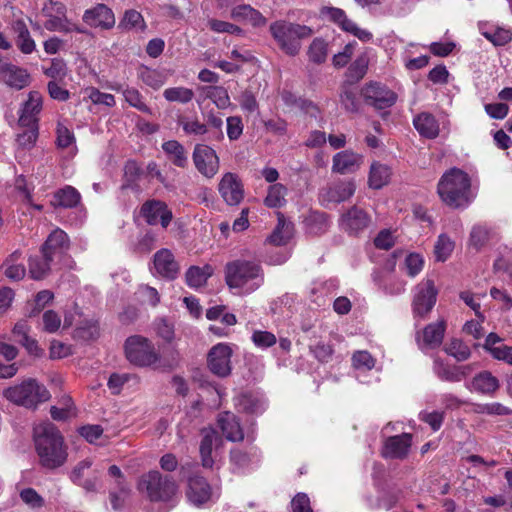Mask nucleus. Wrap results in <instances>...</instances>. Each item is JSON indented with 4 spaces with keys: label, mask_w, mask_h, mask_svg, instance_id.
Returning a JSON list of instances; mask_svg holds the SVG:
<instances>
[{
    "label": "nucleus",
    "mask_w": 512,
    "mask_h": 512,
    "mask_svg": "<svg viewBox=\"0 0 512 512\" xmlns=\"http://www.w3.org/2000/svg\"><path fill=\"white\" fill-rule=\"evenodd\" d=\"M35 450L42 467L54 470L63 466L68 457V447L59 429L51 422H43L33 429Z\"/></svg>",
    "instance_id": "1"
},
{
    "label": "nucleus",
    "mask_w": 512,
    "mask_h": 512,
    "mask_svg": "<svg viewBox=\"0 0 512 512\" xmlns=\"http://www.w3.org/2000/svg\"><path fill=\"white\" fill-rule=\"evenodd\" d=\"M225 283L240 294H251L258 290L265 280L261 262L255 259H235L224 267Z\"/></svg>",
    "instance_id": "2"
},
{
    "label": "nucleus",
    "mask_w": 512,
    "mask_h": 512,
    "mask_svg": "<svg viewBox=\"0 0 512 512\" xmlns=\"http://www.w3.org/2000/svg\"><path fill=\"white\" fill-rule=\"evenodd\" d=\"M470 187L469 175L454 167L442 175L437 186V192L441 200L449 207L462 208L470 202Z\"/></svg>",
    "instance_id": "3"
},
{
    "label": "nucleus",
    "mask_w": 512,
    "mask_h": 512,
    "mask_svg": "<svg viewBox=\"0 0 512 512\" xmlns=\"http://www.w3.org/2000/svg\"><path fill=\"white\" fill-rule=\"evenodd\" d=\"M269 31L278 47L287 55L295 56L301 49V42L313 35L309 26L277 20L270 24Z\"/></svg>",
    "instance_id": "4"
},
{
    "label": "nucleus",
    "mask_w": 512,
    "mask_h": 512,
    "mask_svg": "<svg viewBox=\"0 0 512 512\" xmlns=\"http://www.w3.org/2000/svg\"><path fill=\"white\" fill-rule=\"evenodd\" d=\"M138 489L145 493L150 501L164 503L173 502L178 492L175 480L171 476H164L156 470L141 476Z\"/></svg>",
    "instance_id": "5"
},
{
    "label": "nucleus",
    "mask_w": 512,
    "mask_h": 512,
    "mask_svg": "<svg viewBox=\"0 0 512 512\" xmlns=\"http://www.w3.org/2000/svg\"><path fill=\"white\" fill-rule=\"evenodd\" d=\"M3 396L10 402L28 409H36L40 403L50 398L46 387L35 379H27L18 385L11 386L3 391Z\"/></svg>",
    "instance_id": "6"
},
{
    "label": "nucleus",
    "mask_w": 512,
    "mask_h": 512,
    "mask_svg": "<svg viewBox=\"0 0 512 512\" xmlns=\"http://www.w3.org/2000/svg\"><path fill=\"white\" fill-rule=\"evenodd\" d=\"M124 350L127 360L135 366H151L159 360V354L153 343L141 335L128 337L124 344Z\"/></svg>",
    "instance_id": "7"
},
{
    "label": "nucleus",
    "mask_w": 512,
    "mask_h": 512,
    "mask_svg": "<svg viewBox=\"0 0 512 512\" xmlns=\"http://www.w3.org/2000/svg\"><path fill=\"white\" fill-rule=\"evenodd\" d=\"M438 289L432 279H424L414 288L412 311L414 317L424 319L436 304Z\"/></svg>",
    "instance_id": "8"
},
{
    "label": "nucleus",
    "mask_w": 512,
    "mask_h": 512,
    "mask_svg": "<svg viewBox=\"0 0 512 512\" xmlns=\"http://www.w3.org/2000/svg\"><path fill=\"white\" fill-rule=\"evenodd\" d=\"M193 164L203 177L212 179L220 169L217 152L206 144H196L192 152Z\"/></svg>",
    "instance_id": "9"
},
{
    "label": "nucleus",
    "mask_w": 512,
    "mask_h": 512,
    "mask_svg": "<svg viewBox=\"0 0 512 512\" xmlns=\"http://www.w3.org/2000/svg\"><path fill=\"white\" fill-rule=\"evenodd\" d=\"M371 224V216L358 206H352L339 219L340 228L351 236L362 234Z\"/></svg>",
    "instance_id": "10"
},
{
    "label": "nucleus",
    "mask_w": 512,
    "mask_h": 512,
    "mask_svg": "<svg viewBox=\"0 0 512 512\" xmlns=\"http://www.w3.org/2000/svg\"><path fill=\"white\" fill-rule=\"evenodd\" d=\"M218 192L229 206H238L244 199V185L236 173L226 172L218 183Z\"/></svg>",
    "instance_id": "11"
},
{
    "label": "nucleus",
    "mask_w": 512,
    "mask_h": 512,
    "mask_svg": "<svg viewBox=\"0 0 512 512\" xmlns=\"http://www.w3.org/2000/svg\"><path fill=\"white\" fill-rule=\"evenodd\" d=\"M362 95L367 104L378 110L393 106L397 100L395 92L378 82H371L365 85L362 89Z\"/></svg>",
    "instance_id": "12"
},
{
    "label": "nucleus",
    "mask_w": 512,
    "mask_h": 512,
    "mask_svg": "<svg viewBox=\"0 0 512 512\" xmlns=\"http://www.w3.org/2000/svg\"><path fill=\"white\" fill-rule=\"evenodd\" d=\"M140 215L148 225L160 223L163 228H167L173 218L172 211L167 204L157 199L145 201L140 208Z\"/></svg>",
    "instance_id": "13"
},
{
    "label": "nucleus",
    "mask_w": 512,
    "mask_h": 512,
    "mask_svg": "<svg viewBox=\"0 0 512 512\" xmlns=\"http://www.w3.org/2000/svg\"><path fill=\"white\" fill-rule=\"evenodd\" d=\"M231 356L232 350L228 345L220 343L213 346L207 357L208 368L219 377H227L231 373Z\"/></svg>",
    "instance_id": "14"
},
{
    "label": "nucleus",
    "mask_w": 512,
    "mask_h": 512,
    "mask_svg": "<svg viewBox=\"0 0 512 512\" xmlns=\"http://www.w3.org/2000/svg\"><path fill=\"white\" fill-rule=\"evenodd\" d=\"M70 248V240L65 231L54 229L41 246V253L48 259L60 260Z\"/></svg>",
    "instance_id": "15"
},
{
    "label": "nucleus",
    "mask_w": 512,
    "mask_h": 512,
    "mask_svg": "<svg viewBox=\"0 0 512 512\" xmlns=\"http://www.w3.org/2000/svg\"><path fill=\"white\" fill-rule=\"evenodd\" d=\"M356 190L352 180L333 182L322 188L319 193L320 201L326 205L329 203H341L348 200Z\"/></svg>",
    "instance_id": "16"
},
{
    "label": "nucleus",
    "mask_w": 512,
    "mask_h": 512,
    "mask_svg": "<svg viewBox=\"0 0 512 512\" xmlns=\"http://www.w3.org/2000/svg\"><path fill=\"white\" fill-rule=\"evenodd\" d=\"M412 445V435L402 433L387 437L383 443L381 455L386 459L403 460L408 457Z\"/></svg>",
    "instance_id": "17"
},
{
    "label": "nucleus",
    "mask_w": 512,
    "mask_h": 512,
    "mask_svg": "<svg viewBox=\"0 0 512 512\" xmlns=\"http://www.w3.org/2000/svg\"><path fill=\"white\" fill-rule=\"evenodd\" d=\"M42 96L38 91H31L28 99L20 108L18 124L21 127H38V115L42 110Z\"/></svg>",
    "instance_id": "18"
},
{
    "label": "nucleus",
    "mask_w": 512,
    "mask_h": 512,
    "mask_svg": "<svg viewBox=\"0 0 512 512\" xmlns=\"http://www.w3.org/2000/svg\"><path fill=\"white\" fill-rule=\"evenodd\" d=\"M153 265L155 271L163 278L173 280L179 274L180 267L169 249L158 250L153 256Z\"/></svg>",
    "instance_id": "19"
},
{
    "label": "nucleus",
    "mask_w": 512,
    "mask_h": 512,
    "mask_svg": "<svg viewBox=\"0 0 512 512\" xmlns=\"http://www.w3.org/2000/svg\"><path fill=\"white\" fill-rule=\"evenodd\" d=\"M83 21L91 27L108 30L115 25V16L113 11L105 4H97L84 12Z\"/></svg>",
    "instance_id": "20"
},
{
    "label": "nucleus",
    "mask_w": 512,
    "mask_h": 512,
    "mask_svg": "<svg viewBox=\"0 0 512 512\" xmlns=\"http://www.w3.org/2000/svg\"><path fill=\"white\" fill-rule=\"evenodd\" d=\"M446 331V321L441 319L435 323L428 324L422 331L417 334V341L421 349L439 347L443 341Z\"/></svg>",
    "instance_id": "21"
},
{
    "label": "nucleus",
    "mask_w": 512,
    "mask_h": 512,
    "mask_svg": "<svg viewBox=\"0 0 512 512\" xmlns=\"http://www.w3.org/2000/svg\"><path fill=\"white\" fill-rule=\"evenodd\" d=\"M186 495L193 505L201 506L210 500L211 487L204 477L194 475L188 480Z\"/></svg>",
    "instance_id": "22"
},
{
    "label": "nucleus",
    "mask_w": 512,
    "mask_h": 512,
    "mask_svg": "<svg viewBox=\"0 0 512 512\" xmlns=\"http://www.w3.org/2000/svg\"><path fill=\"white\" fill-rule=\"evenodd\" d=\"M0 78L7 86L16 90H21L30 83V75L27 70L10 62L1 73Z\"/></svg>",
    "instance_id": "23"
},
{
    "label": "nucleus",
    "mask_w": 512,
    "mask_h": 512,
    "mask_svg": "<svg viewBox=\"0 0 512 512\" xmlns=\"http://www.w3.org/2000/svg\"><path fill=\"white\" fill-rule=\"evenodd\" d=\"M363 162V157L352 151L345 150L333 157L332 170L340 174L355 172Z\"/></svg>",
    "instance_id": "24"
},
{
    "label": "nucleus",
    "mask_w": 512,
    "mask_h": 512,
    "mask_svg": "<svg viewBox=\"0 0 512 512\" xmlns=\"http://www.w3.org/2000/svg\"><path fill=\"white\" fill-rule=\"evenodd\" d=\"M161 148L168 160L176 167L185 169L189 165L188 152L183 144L177 140H168L162 143Z\"/></svg>",
    "instance_id": "25"
},
{
    "label": "nucleus",
    "mask_w": 512,
    "mask_h": 512,
    "mask_svg": "<svg viewBox=\"0 0 512 512\" xmlns=\"http://www.w3.org/2000/svg\"><path fill=\"white\" fill-rule=\"evenodd\" d=\"M218 424L227 440L237 442L244 439L243 430L233 413L223 412L219 414Z\"/></svg>",
    "instance_id": "26"
},
{
    "label": "nucleus",
    "mask_w": 512,
    "mask_h": 512,
    "mask_svg": "<svg viewBox=\"0 0 512 512\" xmlns=\"http://www.w3.org/2000/svg\"><path fill=\"white\" fill-rule=\"evenodd\" d=\"M198 103L210 99L219 109H225L230 105L227 90L222 86H202L198 88Z\"/></svg>",
    "instance_id": "27"
},
{
    "label": "nucleus",
    "mask_w": 512,
    "mask_h": 512,
    "mask_svg": "<svg viewBox=\"0 0 512 512\" xmlns=\"http://www.w3.org/2000/svg\"><path fill=\"white\" fill-rule=\"evenodd\" d=\"M231 17L237 21H246L254 27L264 26L267 22L258 10L247 4L234 7L231 10Z\"/></svg>",
    "instance_id": "28"
},
{
    "label": "nucleus",
    "mask_w": 512,
    "mask_h": 512,
    "mask_svg": "<svg viewBox=\"0 0 512 512\" xmlns=\"http://www.w3.org/2000/svg\"><path fill=\"white\" fill-rule=\"evenodd\" d=\"M413 124L420 135L426 138L433 139L436 138L439 134L438 122L430 113H420L414 118Z\"/></svg>",
    "instance_id": "29"
},
{
    "label": "nucleus",
    "mask_w": 512,
    "mask_h": 512,
    "mask_svg": "<svg viewBox=\"0 0 512 512\" xmlns=\"http://www.w3.org/2000/svg\"><path fill=\"white\" fill-rule=\"evenodd\" d=\"M218 438L217 432L212 428H205L202 430V439L200 442V456L202 465L206 468L213 466L214 460L212 458L213 444Z\"/></svg>",
    "instance_id": "30"
},
{
    "label": "nucleus",
    "mask_w": 512,
    "mask_h": 512,
    "mask_svg": "<svg viewBox=\"0 0 512 512\" xmlns=\"http://www.w3.org/2000/svg\"><path fill=\"white\" fill-rule=\"evenodd\" d=\"M55 261L48 259L41 252L39 255L31 256L29 258V274L34 280H42L46 278L50 271L51 265Z\"/></svg>",
    "instance_id": "31"
},
{
    "label": "nucleus",
    "mask_w": 512,
    "mask_h": 512,
    "mask_svg": "<svg viewBox=\"0 0 512 512\" xmlns=\"http://www.w3.org/2000/svg\"><path fill=\"white\" fill-rule=\"evenodd\" d=\"M80 193L72 186H65L55 192L52 204L62 208H73L80 202Z\"/></svg>",
    "instance_id": "32"
},
{
    "label": "nucleus",
    "mask_w": 512,
    "mask_h": 512,
    "mask_svg": "<svg viewBox=\"0 0 512 512\" xmlns=\"http://www.w3.org/2000/svg\"><path fill=\"white\" fill-rule=\"evenodd\" d=\"M391 177V170L387 165L375 162L370 167L368 184L370 188L381 189Z\"/></svg>",
    "instance_id": "33"
},
{
    "label": "nucleus",
    "mask_w": 512,
    "mask_h": 512,
    "mask_svg": "<svg viewBox=\"0 0 512 512\" xmlns=\"http://www.w3.org/2000/svg\"><path fill=\"white\" fill-rule=\"evenodd\" d=\"M472 388L483 394H492L499 388V381L490 372L484 371L472 380Z\"/></svg>",
    "instance_id": "34"
},
{
    "label": "nucleus",
    "mask_w": 512,
    "mask_h": 512,
    "mask_svg": "<svg viewBox=\"0 0 512 512\" xmlns=\"http://www.w3.org/2000/svg\"><path fill=\"white\" fill-rule=\"evenodd\" d=\"M44 27L48 31H58V32H77V33H84V29L78 27L77 25L71 23L66 14L64 16L58 15L53 17H48L46 21L44 22Z\"/></svg>",
    "instance_id": "35"
},
{
    "label": "nucleus",
    "mask_w": 512,
    "mask_h": 512,
    "mask_svg": "<svg viewBox=\"0 0 512 512\" xmlns=\"http://www.w3.org/2000/svg\"><path fill=\"white\" fill-rule=\"evenodd\" d=\"M118 29L121 31H144L146 29V23L140 12L135 9H129L125 11L123 18L120 20Z\"/></svg>",
    "instance_id": "36"
},
{
    "label": "nucleus",
    "mask_w": 512,
    "mask_h": 512,
    "mask_svg": "<svg viewBox=\"0 0 512 512\" xmlns=\"http://www.w3.org/2000/svg\"><path fill=\"white\" fill-rule=\"evenodd\" d=\"M14 29L17 33L16 45L24 54H30L35 49V42L30 36V32L22 21L16 22Z\"/></svg>",
    "instance_id": "37"
},
{
    "label": "nucleus",
    "mask_w": 512,
    "mask_h": 512,
    "mask_svg": "<svg viewBox=\"0 0 512 512\" xmlns=\"http://www.w3.org/2000/svg\"><path fill=\"white\" fill-rule=\"evenodd\" d=\"M369 57L366 53L360 54L349 66L347 77L351 82L360 81L367 73Z\"/></svg>",
    "instance_id": "38"
},
{
    "label": "nucleus",
    "mask_w": 512,
    "mask_h": 512,
    "mask_svg": "<svg viewBox=\"0 0 512 512\" xmlns=\"http://www.w3.org/2000/svg\"><path fill=\"white\" fill-rule=\"evenodd\" d=\"M286 192V187L280 183L270 185L264 200L265 205L269 208L282 207L286 203Z\"/></svg>",
    "instance_id": "39"
},
{
    "label": "nucleus",
    "mask_w": 512,
    "mask_h": 512,
    "mask_svg": "<svg viewBox=\"0 0 512 512\" xmlns=\"http://www.w3.org/2000/svg\"><path fill=\"white\" fill-rule=\"evenodd\" d=\"M433 372L442 381L459 382V374L456 373V366L446 364L439 357L434 358Z\"/></svg>",
    "instance_id": "40"
},
{
    "label": "nucleus",
    "mask_w": 512,
    "mask_h": 512,
    "mask_svg": "<svg viewBox=\"0 0 512 512\" xmlns=\"http://www.w3.org/2000/svg\"><path fill=\"white\" fill-rule=\"evenodd\" d=\"M235 406L238 411L246 413H259L262 410V405L259 399L250 393H242L235 399Z\"/></svg>",
    "instance_id": "41"
},
{
    "label": "nucleus",
    "mask_w": 512,
    "mask_h": 512,
    "mask_svg": "<svg viewBox=\"0 0 512 512\" xmlns=\"http://www.w3.org/2000/svg\"><path fill=\"white\" fill-rule=\"evenodd\" d=\"M444 351L454 357L457 361H465L471 356V351L468 345H466L460 339H452L444 348Z\"/></svg>",
    "instance_id": "42"
},
{
    "label": "nucleus",
    "mask_w": 512,
    "mask_h": 512,
    "mask_svg": "<svg viewBox=\"0 0 512 512\" xmlns=\"http://www.w3.org/2000/svg\"><path fill=\"white\" fill-rule=\"evenodd\" d=\"M474 411L477 414L489 416H508L512 414V409L499 402L476 404Z\"/></svg>",
    "instance_id": "43"
},
{
    "label": "nucleus",
    "mask_w": 512,
    "mask_h": 512,
    "mask_svg": "<svg viewBox=\"0 0 512 512\" xmlns=\"http://www.w3.org/2000/svg\"><path fill=\"white\" fill-rule=\"evenodd\" d=\"M163 96L167 101L185 104L193 99L194 92L186 87H172L165 89Z\"/></svg>",
    "instance_id": "44"
},
{
    "label": "nucleus",
    "mask_w": 512,
    "mask_h": 512,
    "mask_svg": "<svg viewBox=\"0 0 512 512\" xmlns=\"http://www.w3.org/2000/svg\"><path fill=\"white\" fill-rule=\"evenodd\" d=\"M454 249V242L445 234L439 235L434 247V254L437 261L444 262Z\"/></svg>",
    "instance_id": "45"
},
{
    "label": "nucleus",
    "mask_w": 512,
    "mask_h": 512,
    "mask_svg": "<svg viewBox=\"0 0 512 512\" xmlns=\"http://www.w3.org/2000/svg\"><path fill=\"white\" fill-rule=\"evenodd\" d=\"M179 124L187 135L202 136L210 132L208 126L205 123L200 122L197 118H180Z\"/></svg>",
    "instance_id": "46"
},
{
    "label": "nucleus",
    "mask_w": 512,
    "mask_h": 512,
    "mask_svg": "<svg viewBox=\"0 0 512 512\" xmlns=\"http://www.w3.org/2000/svg\"><path fill=\"white\" fill-rule=\"evenodd\" d=\"M309 60L321 64L327 58V43L321 38H315L309 46Z\"/></svg>",
    "instance_id": "47"
},
{
    "label": "nucleus",
    "mask_w": 512,
    "mask_h": 512,
    "mask_svg": "<svg viewBox=\"0 0 512 512\" xmlns=\"http://www.w3.org/2000/svg\"><path fill=\"white\" fill-rule=\"evenodd\" d=\"M123 96L130 106L136 108L142 113L152 114L151 109L143 101V97L137 89L126 88L123 90Z\"/></svg>",
    "instance_id": "48"
},
{
    "label": "nucleus",
    "mask_w": 512,
    "mask_h": 512,
    "mask_svg": "<svg viewBox=\"0 0 512 512\" xmlns=\"http://www.w3.org/2000/svg\"><path fill=\"white\" fill-rule=\"evenodd\" d=\"M207 126L210 130L208 133V140L221 141L224 138L222 131L223 120L220 116L209 112L206 115Z\"/></svg>",
    "instance_id": "49"
},
{
    "label": "nucleus",
    "mask_w": 512,
    "mask_h": 512,
    "mask_svg": "<svg viewBox=\"0 0 512 512\" xmlns=\"http://www.w3.org/2000/svg\"><path fill=\"white\" fill-rule=\"evenodd\" d=\"M209 276L210 272H205L198 266H191L185 274V279L189 287L198 288L206 283Z\"/></svg>",
    "instance_id": "50"
},
{
    "label": "nucleus",
    "mask_w": 512,
    "mask_h": 512,
    "mask_svg": "<svg viewBox=\"0 0 512 512\" xmlns=\"http://www.w3.org/2000/svg\"><path fill=\"white\" fill-rule=\"evenodd\" d=\"M322 13L328 17V19L337 24L343 31H346L352 20H350L345 11L336 7H326L322 10Z\"/></svg>",
    "instance_id": "51"
},
{
    "label": "nucleus",
    "mask_w": 512,
    "mask_h": 512,
    "mask_svg": "<svg viewBox=\"0 0 512 512\" xmlns=\"http://www.w3.org/2000/svg\"><path fill=\"white\" fill-rule=\"evenodd\" d=\"M489 240V230L481 225L474 226L470 233L469 245L479 251Z\"/></svg>",
    "instance_id": "52"
},
{
    "label": "nucleus",
    "mask_w": 512,
    "mask_h": 512,
    "mask_svg": "<svg viewBox=\"0 0 512 512\" xmlns=\"http://www.w3.org/2000/svg\"><path fill=\"white\" fill-rule=\"evenodd\" d=\"M77 337L86 341L99 337V324L95 320H86L76 329Z\"/></svg>",
    "instance_id": "53"
},
{
    "label": "nucleus",
    "mask_w": 512,
    "mask_h": 512,
    "mask_svg": "<svg viewBox=\"0 0 512 512\" xmlns=\"http://www.w3.org/2000/svg\"><path fill=\"white\" fill-rule=\"evenodd\" d=\"M44 74L50 77L51 81L62 80L67 74L66 63L62 59L54 58L50 66L44 69Z\"/></svg>",
    "instance_id": "54"
},
{
    "label": "nucleus",
    "mask_w": 512,
    "mask_h": 512,
    "mask_svg": "<svg viewBox=\"0 0 512 512\" xmlns=\"http://www.w3.org/2000/svg\"><path fill=\"white\" fill-rule=\"evenodd\" d=\"M251 340L258 348L266 349L276 344V336L268 331L255 330L251 336Z\"/></svg>",
    "instance_id": "55"
},
{
    "label": "nucleus",
    "mask_w": 512,
    "mask_h": 512,
    "mask_svg": "<svg viewBox=\"0 0 512 512\" xmlns=\"http://www.w3.org/2000/svg\"><path fill=\"white\" fill-rule=\"evenodd\" d=\"M26 130L17 135V144L22 149H31L38 138V127H25Z\"/></svg>",
    "instance_id": "56"
},
{
    "label": "nucleus",
    "mask_w": 512,
    "mask_h": 512,
    "mask_svg": "<svg viewBox=\"0 0 512 512\" xmlns=\"http://www.w3.org/2000/svg\"><path fill=\"white\" fill-rule=\"evenodd\" d=\"M208 25L210 29L216 33H228L235 35H240L243 33V30L239 26L226 21L210 19L208 21Z\"/></svg>",
    "instance_id": "57"
},
{
    "label": "nucleus",
    "mask_w": 512,
    "mask_h": 512,
    "mask_svg": "<svg viewBox=\"0 0 512 512\" xmlns=\"http://www.w3.org/2000/svg\"><path fill=\"white\" fill-rule=\"evenodd\" d=\"M352 365L356 369L371 370L375 366V360L368 351H356L352 356Z\"/></svg>",
    "instance_id": "58"
},
{
    "label": "nucleus",
    "mask_w": 512,
    "mask_h": 512,
    "mask_svg": "<svg viewBox=\"0 0 512 512\" xmlns=\"http://www.w3.org/2000/svg\"><path fill=\"white\" fill-rule=\"evenodd\" d=\"M20 254H18L17 252L13 253L11 256H10V259H8L6 261V265H7V268L5 270V275L11 279V280H14V281H18V280H21L23 279V277L25 276L26 274V270H25V267L21 264H13L10 262L13 261L14 258H18Z\"/></svg>",
    "instance_id": "59"
},
{
    "label": "nucleus",
    "mask_w": 512,
    "mask_h": 512,
    "mask_svg": "<svg viewBox=\"0 0 512 512\" xmlns=\"http://www.w3.org/2000/svg\"><path fill=\"white\" fill-rule=\"evenodd\" d=\"M405 269L407 275L415 277L423 268V258L417 253L409 254L405 259Z\"/></svg>",
    "instance_id": "60"
},
{
    "label": "nucleus",
    "mask_w": 512,
    "mask_h": 512,
    "mask_svg": "<svg viewBox=\"0 0 512 512\" xmlns=\"http://www.w3.org/2000/svg\"><path fill=\"white\" fill-rule=\"evenodd\" d=\"M116 491H111L109 494L110 503L114 510H119L124 506L125 499L129 494L128 485L116 486Z\"/></svg>",
    "instance_id": "61"
},
{
    "label": "nucleus",
    "mask_w": 512,
    "mask_h": 512,
    "mask_svg": "<svg viewBox=\"0 0 512 512\" xmlns=\"http://www.w3.org/2000/svg\"><path fill=\"white\" fill-rule=\"evenodd\" d=\"M21 500L31 508H41L44 505V499L33 488H26L20 492Z\"/></svg>",
    "instance_id": "62"
},
{
    "label": "nucleus",
    "mask_w": 512,
    "mask_h": 512,
    "mask_svg": "<svg viewBox=\"0 0 512 512\" xmlns=\"http://www.w3.org/2000/svg\"><path fill=\"white\" fill-rule=\"evenodd\" d=\"M140 77L146 85L154 89L160 88L164 83L161 74L153 69L144 68L140 73Z\"/></svg>",
    "instance_id": "63"
},
{
    "label": "nucleus",
    "mask_w": 512,
    "mask_h": 512,
    "mask_svg": "<svg viewBox=\"0 0 512 512\" xmlns=\"http://www.w3.org/2000/svg\"><path fill=\"white\" fill-rule=\"evenodd\" d=\"M292 512H313L310 499L305 493H298L291 501Z\"/></svg>",
    "instance_id": "64"
}]
</instances>
